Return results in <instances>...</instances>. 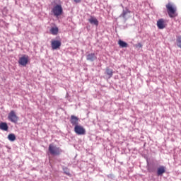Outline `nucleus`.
Segmentation results:
<instances>
[{
    "label": "nucleus",
    "mask_w": 181,
    "mask_h": 181,
    "mask_svg": "<svg viewBox=\"0 0 181 181\" xmlns=\"http://www.w3.org/2000/svg\"><path fill=\"white\" fill-rule=\"evenodd\" d=\"M28 63H29V56L28 55H23L18 59V64H21V66H23L24 67L27 66Z\"/></svg>",
    "instance_id": "5"
},
{
    "label": "nucleus",
    "mask_w": 181,
    "mask_h": 181,
    "mask_svg": "<svg viewBox=\"0 0 181 181\" xmlns=\"http://www.w3.org/2000/svg\"><path fill=\"white\" fill-rule=\"evenodd\" d=\"M165 8L167 9L168 16L170 18H176V16H177V13H176L177 8L175 5H174L172 3H168L165 5Z\"/></svg>",
    "instance_id": "1"
},
{
    "label": "nucleus",
    "mask_w": 181,
    "mask_h": 181,
    "mask_svg": "<svg viewBox=\"0 0 181 181\" xmlns=\"http://www.w3.org/2000/svg\"><path fill=\"white\" fill-rule=\"evenodd\" d=\"M148 171H149V172H151L150 169H148Z\"/></svg>",
    "instance_id": "23"
},
{
    "label": "nucleus",
    "mask_w": 181,
    "mask_h": 181,
    "mask_svg": "<svg viewBox=\"0 0 181 181\" xmlns=\"http://www.w3.org/2000/svg\"><path fill=\"white\" fill-rule=\"evenodd\" d=\"M64 173L67 176H71V174H70V170L67 168H63Z\"/></svg>",
    "instance_id": "20"
},
{
    "label": "nucleus",
    "mask_w": 181,
    "mask_h": 181,
    "mask_svg": "<svg viewBox=\"0 0 181 181\" xmlns=\"http://www.w3.org/2000/svg\"><path fill=\"white\" fill-rule=\"evenodd\" d=\"M0 129L2 131H8V124L5 122L0 123Z\"/></svg>",
    "instance_id": "15"
},
{
    "label": "nucleus",
    "mask_w": 181,
    "mask_h": 181,
    "mask_svg": "<svg viewBox=\"0 0 181 181\" xmlns=\"http://www.w3.org/2000/svg\"><path fill=\"white\" fill-rule=\"evenodd\" d=\"M74 2H75L76 4H80V2H81V1L83 0H73Z\"/></svg>",
    "instance_id": "22"
},
{
    "label": "nucleus",
    "mask_w": 181,
    "mask_h": 181,
    "mask_svg": "<svg viewBox=\"0 0 181 181\" xmlns=\"http://www.w3.org/2000/svg\"><path fill=\"white\" fill-rule=\"evenodd\" d=\"M131 13V11H129V9H128V8H125V10L122 11V13L120 14V18H123V19H125V21H127V19H128V18H129V14Z\"/></svg>",
    "instance_id": "8"
},
{
    "label": "nucleus",
    "mask_w": 181,
    "mask_h": 181,
    "mask_svg": "<svg viewBox=\"0 0 181 181\" xmlns=\"http://www.w3.org/2000/svg\"><path fill=\"white\" fill-rule=\"evenodd\" d=\"M60 46H62V41L60 40H52L51 42L52 50H57V49H60Z\"/></svg>",
    "instance_id": "7"
},
{
    "label": "nucleus",
    "mask_w": 181,
    "mask_h": 181,
    "mask_svg": "<svg viewBox=\"0 0 181 181\" xmlns=\"http://www.w3.org/2000/svg\"><path fill=\"white\" fill-rule=\"evenodd\" d=\"M136 47H139V49H141L142 47V44H141L140 42L138 43L137 45H136Z\"/></svg>",
    "instance_id": "21"
},
{
    "label": "nucleus",
    "mask_w": 181,
    "mask_h": 181,
    "mask_svg": "<svg viewBox=\"0 0 181 181\" xmlns=\"http://www.w3.org/2000/svg\"><path fill=\"white\" fill-rule=\"evenodd\" d=\"M70 122L72 125H75L76 127V125H78L77 124H78V117L71 115Z\"/></svg>",
    "instance_id": "12"
},
{
    "label": "nucleus",
    "mask_w": 181,
    "mask_h": 181,
    "mask_svg": "<svg viewBox=\"0 0 181 181\" xmlns=\"http://www.w3.org/2000/svg\"><path fill=\"white\" fill-rule=\"evenodd\" d=\"M118 45L120 47H128V43L122 41V40L118 41Z\"/></svg>",
    "instance_id": "16"
},
{
    "label": "nucleus",
    "mask_w": 181,
    "mask_h": 181,
    "mask_svg": "<svg viewBox=\"0 0 181 181\" xmlns=\"http://www.w3.org/2000/svg\"><path fill=\"white\" fill-rule=\"evenodd\" d=\"M8 139L9 141H11V142H13V141H16V136H15V134H10L8 136Z\"/></svg>",
    "instance_id": "17"
},
{
    "label": "nucleus",
    "mask_w": 181,
    "mask_h": 181,
    "mask_svg": "<svg viewBox=\"0 0 181 181\" xmlns=\"http://www.w3.org/2000/svg\"><path fill=\"white\" fill-rule=\"evenodd\" d=\"M176 43L177 47H180V49H181V36L177 37Z\"/></svg>",
    "instance_id": "18"
},
{
    "label": "nucleus",
    "mask_w": 181,
    "mask_h": 181,
    "mask_svg": "<svg viewBox=\"0 0 181 181\" xmlns=\"http://www.w3.org/2000/svg\"><path fill=\"white\" fill-rule=\"evenodd\" d=\"M8 118L11 122H13L14 124H16V122L19 121V117L16 115V113H15L14 110H11L9 112Z\"/></svg>",
    "instance_id": "3"
},
{
    "label": "nucleus",
    "mask_w": 181,
    "mask_h": 181,
    "mask_svg": "<svg viewBox=\"0 0 181 181\" xmlns=\"http://www.w3.org/2000/svg\"><path fill=\"white\" fill-rule=\"evenodd\" d=\"M86 60L88 62H94V60H97V57L95 56V54L90 53L86 56Z\"/></svg>",
    "instance_id": "11"
},
{
    "label": "nucleus",
    "mask_w": 181,
    "mask_h": 181,
    "mask_svg": "<svg viewBox=\"0 0 181 181\" xmlns=\"http://www.w3.org/2000/svg\"><path fill=\"white\" fill-rule=\"evenodd\" d=\"M74 131L77 135H86V129L81 125H76Z\"/></svg>",
    "instance_id": "6"
},
{
    "label": "nucleus",
    "mask_w": 181,
    "mask_h": 181,
    "mask_svg": "<svg viewBox=\"0 0 181 181\" xmlns=\"http://www.w3.org/2000/svg\"><path fill=\"white\" fill-rule=\"evenodd\" d=\"M52 12L54 16H60L63 13V8L61 5H57L52 8Z\"/></svg>",
    "instance_id": "4"
},
{
    "label": "nucleus",
    "mask_w": 181,
    "mask_h": 181,
    "mask_svg": "<svg viewBox=\"0 0 181 181\" xmlns=\"http://www.w3.org/2000/svg\"><path fill=\"white\" fill-rule=\"evenodd\" d=\"M88 22L90 25H95V26H98V20L94 16H90L88 19Z\"/></svg>",
    "instance_id": "10"
},
{
    "label": "nucleus",
    "mask_w": 181,
    "mask_h": 181,
    "mask_svg": "<svg viewBox=\"0 0 181 181\" xmlns=\"http://www.w3.org/2000/svg\"><path fill=\"white\" fill-rule=\"evenodd\" d=\"M49 32H50V33H52V35L56 36V35H57V33H59V28H57L56 26L52 27L50 28Z\"/></svg>",
    "instance_id": "14"
},
{
    "label": "nucleus",
    "mask_w": 181,
    "mask_h": 181,
    "mask_svg": "<svg viewBox=\"0 0 181 181\" xmlns=\"http://www.w3.org/2000/svg\"><path fill=\"white\" fill-rule=\"evenodd\" d=\"M106 74L107 76H109V78H111V77H112V74H113L112 69H107Z\"/></svg>",
    "instance_id": "19"
},
{
    "label": "nucleus",
    "mask_w": 181,
    "mask_h": 181,
    "mask_svg": "<svg viewBox=\"0 0 181 181\" xmlns=\"http://www.w3.org/2000/svg\"><path fill=\"white\" fill-rule=\"evenodd\" d=\"M48 151L51 155H53V156H59V155L63 152L60 147H57L53 144L49 145Z\"/></svg>",
    "instance_id": "2"
},
{
    "label": "nucleus",
    "mask_w": 181,
    "mask_h": 181,
    "mask_svg": "<svg viewBox=\"0 0 181 181\" xmlns=\"http://www.w3.org/2000/svg\"><path fill=\"white\" fill-rule=\"evenodd\" d=\"M157 27L158 29H165L166 28V23L163 18L159 19L157 21Z\"/></svg>",
    "instance_id": "9"
},
{
    "label": "nucleus",
    "mask_w": 181,
    "mask_h": 181,
    "mask_svg": "<svg viewBox=\"0 0 181 181\" xmlns=\"http://www.w3.org/2000/svg\"><path fill=\"white\" fill-rule=\"evenodd\" d=\"M165 172H166V168L163 166H160L158 168L157 175L158 176H162L163 173H165Z\"/></svg>",
    "instance_id": "13"
}]
</instances>
